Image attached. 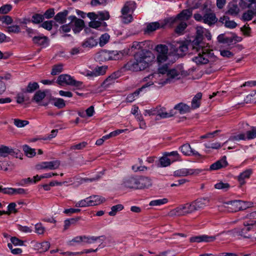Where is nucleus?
<instances>
[{"label":"nucleus","instance_id":"nucleus-21","mask_svg":"<svg viewBox=\"0 0 256 256\" xmlns=\"http://www.w3.org/2000/svg\"><path fill=\"white\" fill-rule=\"evenodd\" d=\"M209 200L208 198L198 199L192 202L195 211L204 208L208 203Z\"/></svg>","mask_w":256,"mask_h":256},{"label":"nucleus","instance_id":"nucleus-33","mask_svg":"<svg viewBox=\"0 0 256 256\" xmlns=\"http://www.w3.org/2000/svg\"><path fill=\"white\" fill-rule=\"evenodd\" d=\"M202 97V94L198 92L193 98L192 101L190 109H196L200 107Z\"/></svg>","mask_w":256,"mask_h":256},{"label":"nucleus","instance_id":"nucleus-42","mask_svg":"<svg viewBox=\"0 0 256 256\" xmlns=\"http://www.w3.org/2000/svg\"><path fill=\"white\" fill-rule=\"evenodd\" d=\"M214 188L218 190H222L224 191H227L230 188V185L227 182H220L214 185Z\"/></svg>","mask_w":256,"mask_h":256},{"label":"nucleus","instance_id":"nucleus-29","mask_svg":"<svg viewBox=\"0 0 256 256\" xmlns=\"http://www.w3.org/2000/svg\"><path fill=\"white\" fill-rule=\"evenodd\" d=\"M182 152L186 156H190L191 154L197 155L198 153L197 152L192 150L190 145L188 144H183L180 148Z\"/></svg>","mask_w":256,"mask_h":256},{"label":"nucleus","instance_id":"nucleus-34","mask_svg":"<svg viewBox=\"0 0 256 256\" xmlns=\"http://www.w3.org/2000/svg\"><path fill=\"white\" fill-rule=\"evenodd\" d=\"M184 208L182 205L174 209L170 210L168 213V216H184Z\"/></svg>","mask_w":256,"mask_h":256},{"label":"nucleus","instance_id":"nucleus-19","mask_svg":"<svg viewBox=\"0 0 256 256\" xmlns=\"http://www.w3.org/2000/svg\"><path fill=\"white\" fill-rule=\"evenodd\" d=\"M120 72L118 71L112 73L103 82L102 84V86L104 88L114 83V80L120 77Z\"/></svg>","mask_w":256,"mask_h":256},{"label":"nucleus","instance_id":"nucleus-52","mask_svg":"<svg viewBox=\"0 0 256 256\" xmlns=\"http://www.w3.org/2000/svg\"><path fill=\"white\" fill-rule=\"evenodd\" d=\"M187 26V24L186 22H181L176 28L175 32L176 33L181 34H182L184 30Z\"/></svg>","mask_w":256,"mask_h":256},{"label":"nucleus","instance_id":"nucleus-18","mask_svg":"<svg viewBox=\"0 0 256 256\" xmlns=\"http://www.w3.org/2000/svg\"><path fill=\"white\" fill-rule=\"evenodd\" d=\"M256 221L254 222L252 221L250 222H244V225L246 226H248L247 228H243L241 230H236V232L238 234V235L244 236V238H250V234H247V232H248L250 230V226H253Z\"/></svg>","mask_w":256,"mask_h":256},{"label":"nucleus","instance_id":"nucleus-27","mask_svg":"<svg viewBox=\"0 0 256 256\" xmlns=\"http://www.w3.org/2000/svg\"><path fill=\"white\" fill-rule=\"evenodd\" d=\"M240 12V8L236 4L230 3L228 6V10L226 14L235 16L238 14Z\"/></svg>","mask_w":256,"mask_h":256},{"label":"nucleus","instance_id":"nucleus-64","mask_svg":"<svg viewBox=\"0 0 256 256\" xmlns=\"http://www.w3.org/2000/svg\"><path fill=\"white\" fill-rule=\"evenodd\" d=\"M98 16L99 20H107L110 18V14L108 12H100L98 14Z\"/></svg>","mask_w":256,"mask_h":256},{"label":"nucleus","instance_id":"nucleus-2","mask_svg":"<svg viewBox=\"0 0 256 256\" xmlns=\"http://www.w3.org/2000/svg\"><path fill=\"white\" fill-rule=\"evenodd\" d=\"M154 56L152 52L147 50H141L136 52L134 60H130L124 66L126 70L138 72L144 70L148 67L150 64L153 61Z\"/></svg>","mask_w":256,"mask_h":256},{"label":"nucleus","instance_id":"nucleus-35","mask_svg":"<svg viewBox=\"0 0 256 256\" xmlns=\"http://www.w3.org/2000/svg\"><path fill=\"white\" fill-rule=\"evenodd\" d=\"M39 88V85L36 82H30L25 89H22L24 92L32 93Z\"/></svg>","mask_w":256,"mask_h":256},{"label":"nucleus","instance_id":"nucleus-12","mask_svg":"<svg viewBox=\"0 0 256 256\" xmlns=\"http://www.w3.org/2000/svg\"><path fill=\"white\" fill-rule=\"evenodd\" d=\"M202 172L200 169H188L182 168L177 170L174 172L175 177L186 176L190 175L198 174Z\"/></svg>","mask_w":256,"mask_h":256},{"label":"nucleus","instance_id":"nucleus-41","mask_svg":"<svg viewBox=\"0 0 256 256\" xmlns=\"http://www.w3.org/2000/svg\"><path fill=\"white\" fill-rule=\"evenodd\" d=\"M23 150L26 155L30 158L34 156L36 154L35 150L30 148L28 145H24L23 146Z\"/></svg>","mask_w":256,"mask_h":256},{"label":"nucleus","instance_id":"nucleus-7","mask_svg":"<svg viewBox=\"0 0 256 256\" xmlns=\"http://www.w3.org/2000/svg\"><path fill=\"white\" fill-rule=\"evenodd\" d=\"M243 201L240 200H235L224 202L218 206L219 210H224V208H227L228 211L231 212H237L242 210Z\"/></svg>","mask_w":256,"mask_h":256},{"label":"nucleus","instance_id":"nucleus-1","mask_svg":"<svg viewBox=\"0 0 256 256\" xmlns=\"http://www.w3.org/2000/svg\"><path fill=\"white\" fill-rule=\"evenodd\" d=\"M186 76V72L182 66H178L174 68L169 69L166 64L158 68V72H154L144 78L145 81L152 80V82H148L143 85L140 88L136 90L134 92L128 94L126 98V101L132 102L135 100V98L139 95L140 92L144 88L152 85L154 83L163 86L168 84L174 82Z\"/></svg>","mask_w":256,"mask_h":256},{"label":"nucleus","instance_id":"nucleus-14","mask_svg":"<svg viewBox=\"0 0 256 256\" xmlns=\"http://www.w3.org/2000/svg\"><path fill=\"white\" fill-rule=\"evenodd\" d=\"M68 20H70L72 24L74 23V28H73V31L74 33L79 32L82 30L84 27V21L81 19L78 18L74 16H70L68 18Z\"/></svg>","mask_w":256,"mask_h":256},{"label":"nucleus","instance_id":"nucleus-51","mask_svg":"<svg viewBox=\"0 0 256 256\" xmlns=\"http://www.w3.org/2000/svg\"><path fill=\"white\" fill-rule=\"evenodd\" d=\"M99 40V44L100 46H102L108 42L110 40V36L108 34L106 33L102 34Z\"/></svg>","mask_w":256,"mask_h":256},{"label":"nucleus","instance_id":"nucleus-40","mask_svg":"<svg viewBox=\"0 0 256 256\" xmlns=\"http://www.w3.org/2000/svg\"><path fill=\"white\" fill-rule=\"evenodd\" d=\"M16 204L14 202H12L8 206V211H0V216L3 214H6L10 215L12 212L14 213L17 212L16 210Z\"/></svg>","mask_w":256,"mask_h":256},{"label":"nucleus","instance_id":"nucleus-13","mask_svg":"<svg viewBox=\"0 0 256 256\" xmlns=\"http://www.w3.org/2000/svg\"><path fill=\"white\" fill-rule=\"evenodd\" d=\"M8 154L18 158L20 156V151L18 150H14V149L8 146L2 145L0 146V156L4 158L6 157Z\"/></svg>","mask_w":256,"mask_h":256},{"label":"nucleus","instance_id":"nucleus-30","mask_svg":"<svg viewBox=\"0 0 256 256\" xmlns=\"http://www.w3.org/2000/svg\"><path fill=\"white\" fill-rule=\"evenodd\" d=\"M219 21L224 24V26L228 28H234L237 26V24L235 22L234 20H230L229 18L226 16H224L220 18Z\"/></svg>","mask_w":256,"mask_h":256},{"label":"nucleus","instance_id":"nucleus-9","mask_svg":"<svg viewBox=\"0 0 256 256\" xmlns=\"http://www.w3.org/2000/svg\"><path fill=\"white\" fill-rule=\"evenodd\" d=\"M57 82L60 86L66 84L73 86L76 87H80L82 85V82L74 80L72 77L68 74L60 75L58 77Z\"/></svg>","mask_w":256,"mask_h":256},{"label":"nucleus","instance_id":"nucleus-15","mask_svg":"<svg viewBox=\"0 0 256 256\" xmlns=\"http://www.w3.org/2000/svg\"><path fill=\"white\" fill-rule=\"evenodd\" d=\"M152 185L151 180L148 177H137L136 189L147 188Z\"/></svg>","mask_w":256,"mask_h":256},{"label":"nucleus","instance_id":"nucleus-58","mask_svg":"<svg viewBox=\"0 0 256 256\" xmlns=\"http://www.w3.org/2000/svg\"><path fill=\"white\" fill-rule=\"evenodd\" d=\"M164 153L166 156H172L174 157V158L172 160V162H174L180 160V156L177 151L166 152Z\"/></svg>","mask_w":256,"mask_h":256},{"label":"nucleus","instance_id":"nucleus-56","mask_svg":"<svg viewBox=\"0 0 256 256\" xmlns=\"http://www.w3.org/2000/svg\"><path fill=\"white\" fill-rule=\"evenodd\" d=\"M54 104L58 108H62L66 106L64 100L60 98L56 99Z\"/></svg>","mask_w":256,"mask_h":256},{"label":"nucleus","instance_id":"nucleus-45","mask_svg":"<svg viewBox=\"0 0 256 256\" xmlns=\"http://www.w3.org/2000/svg\"><path fill=\"white\" fill-rule=\"evenodd\" d=\"M44 19L42 14H35L32 16L31 22L34 24H38L42 22Z\"/></svg>","mask_w":256,"mask_h":256},{"label":"nucleus","instance_id":"nucleus-24","mask_svg":"<svg viewBox=\"0 0 256 256\" xmlns=\"http://www.w3.org/2000/svg\"><path fill=\"white\" fill-rule=\"evenodd\" d=\"M68 14V10L58 12L54 16V19L59 24H62L66 22V16Z\"/></svg>","mask_w":256,"mask_h":256},{"label":"nucleus","instance_id":"nucleus-55","mask_svg":"<svg viewBox=\"0 0 256 256\" xmlns=\"http://www.w3.org/2000/svg\"><path fill=\"white\" fill-rule=\"evenodd\" d=\"M100 237L98 236H82V242L91 244L96 241Z\"/></svg>","mask_w":256,"mask_h":256},{"label":"nucleus","instance_id":"nucleus-62","mask_svg":"<svg viewBox=\"0 0 256 256\" xmlns=\"http://www.w3.org/2000/svg\"><path fill=\"white\" fill-rule=\"evenodd\" d=\"M158 107L156 108H152L150 110H146L144 111V116L149 115V116H157L158 114Z\"/></svg>","mask_w":256,"mask_h":256},{"label":"nucleus","instance_id":"nucleus-38","mask_svg":"<svg viewBox=\"0 0 256 256\" xmlns=\"http://www.w3.org/2000/svg\"><path fill=\"white\" fill-rule=\"evenodd\" d=\"M46 94L44 92L38 90L34 94L32 100L36 103H39L46 97Z\"/></svg>","mask_w":256,"mask_h":256},{"label":"nucleus","instance_id":"nucleus-36","mask_svg":"<svg viewBox=\"0 0 256 256\" xmlns=\"http://www.w3.org/2000/svg\"><path fill=\"white\" fill-rule=\"evenodd\" d=\"M167 156H166L165 153H164V156L159 159L158 166L159 167H166L170 166L171 160Z\"/></svg>","mask_w":256,"mask_h":256},{"label":"nucleus","instance_id":"nucleus-54","mask_svg":"<svg viewBox=\"0 0 256 256\" xmlns=\"http://www.w3.org/2000/svg\"><path fill=\"white\" fill-rule=\"evenodd\" d=\"M120 18L122 19V22L126 24L130 23L132 20V14H122Z\"/></svg>","mask_w":256,"mask_h":256},{"label":"nucleus","instance_id":"nucleus-10","mask_svg":"<svg viewBox=\"0 0 256 256\" xmlns=\"http://www.w3.org/2000/svg\"><path fill=\"white\" fill-rule=\"evenodd\" d=\"M192 8L184 10L177 15L176 18H171L168 20L170 24L175 23L178 20H188L192 16Z\"/></svg>","mask_w":256,"mask_h":256},{"label":"nucleus","instance_id":"nucleus-47","mask_svg":"<svg viewBox=\"0 0 256 256\" xmlns=\"http://www.w3.org/2000/svg\"><path fill=\"white\" fill-rule=\"evenodd\" d=\"M88 197L82 200L76 204V207H87L91 206Z\"/></svg>","mask_w":256,"mask_h":256},{"label":"nucleus","instance_id":"nucleus-11","mask_svg":"<svg viewBox=\"0 0 256 256\" xmlns=\"http://www.w3.org/2000/svg\"><path fill=\"white\" fill-rule=\"evenodd\" d=\"M156 50L158 52L157 60L159 62H163L168 58V48L164 44H158L156 47Z\"/></svg>","mask_w":256,"mask_h":256},{"label":"nucleus","instance_id":"nucleus-49","mask_svg":"<svg viewBox=\"0 0 256 256\" xmlns=\"http://www.w3.org/2000/svg\"><path fill=\"white\" fill-rule=\"evenodd\" d=\"M254 16L253 10L250 9L243 14L242 18L244 21H249L252 19Z\"/></svg>","mask_w":256,"mask_h":256},{"label":"nucleus","instance_id":"nucleus-8","mask_svg":"<svg viewBox=\"0 0 256 256\" xmlns=\"http://www.w3.org/2000/svg\"><path fill=\"white\" fill-rule=\"evenodd\" d=\"M255 138H256V128L252 126L251 130L247 131L246 134L242 133L231 136L229 138L228 141L235 142L240 140H252Z\"/></svg>","mask_w":256,"mask_h":256},{"label":"nucleus","instance_id":"nucleus-25","mask_svg":"<svg viewBox=\"0 0 256 256\" xmlns=\"http://www.w3.org/2000/svg\"><path fill=\"white\" fill-rule=\"evenodd\" d=\"M88 198L91 206L100 204L106 201L104 198L100 196L93 195L89 196Z\"/></svg>","mask_w":256,"mask_h":256},{"label":"nucleus","instance_id":"nucleus-31","mask_svg":"<svg viewBox=\"0 0 256 256\" xmlns=\"http://www.w3.org/2000/svg\"><path fill=\"white\" fill-rule=\"evenodd\" d=\"M174 108L176 110H178L180 114H184L186 112H188L190 110V107L182 102H180L177 104H176Z\"/></svg>","mask_w":256,"mask_h":256},{"label":"nucleus","instance_id":"nucleus-22","mask_svg":"<svg viewBox=\"0 0 256 256\" xmlns=\"http://www.w3.org/2000/svg\"><path fill=\"white\" fill-rule=\"evenodd\" d=\"M252 174V170L251 169H248L240 173L238 176V180L240 186L245 184L246 179H248Z\"/></svg>","mask_w":256,"mask_h":256},{"label":"nucleus","instance_id":"nucleus-39","mask_svg":"<svg viewBox=\"0 0 256 256\" xmlns=\"http://www.w3.org/2000/svg\"><path fill=\"white\" fill-rule=\"evenodd\" d=\"M124 208L123 205L121 204L114 206L111 208V211L108 212V214L110 216H114L118 212L122 210Z\"/></svg>","mask_w":256,"mask_h":256},{"label":"nucleus","instance_id":"nucleus-43","mask_svg":"<svg viewBox=\"0 0 256 256\" xmlns=\"http://www.w3.org/2000/svg\"><path fill=\"white\" fill-rule=\"evenodd\" d=\"M160 28V24L158 22H151L147 25L146 32H154Z\"/></svg>","mask_w":256,"mask_h":256},{"label":"nucleus","instance_id":"nucleus-59","mask_svg":"<svg viewBox=\"0 0 256 256\" xmlns=\"http://www.w3.org/2000/svg\"><path fill=\"white\" fill-rule=\"evenodd\" d=\"M87 142H82L79 143L78 144L72 146L70 148L72 150H80L83 149L87 145Z\"/></svg>","mask_w":256,"mask_h":256},{"label":"nucleus","instance_id":"nucleus-16","mask_svg":"<svg viewBox=\"0 0 256 256\" xmlns=\"http://www.w3.org/2000/svg\"><path fill=\"white\" fill-rule=\"evenodd\" d=\"M60 163L58 160L42 162L36 166V168L38 170L42 169H56L60 166Z\"/></svg>","mask_w":256,"mask_h":256},{"label":"nucleus","instance_id":"nucleus-46","mask_svg":"<svg viewBox=\"0 0 256 256\" xmlns=\"http://www.w3.org/2000/svg\"><path fill=\"white\" fill-rule=\"evenodd\" d=\"M184 208V214H190L194 212V207L192 204V202L191 204H186L182 205Z\"/></svg>","mask_w":256,"mask_h":256},{"label":"nucleus","instance_id":"nucleus-57","mask_svg":"<svg viewBox=\"0 0 256 256\" xmlns=\"http://www.w3.org/2000/svg\"><path fill=\"white\" fill-rule=\"evenodd\" d=\"M12 6L10 4H6L0 8V13L2 14H6L11 10Z\"/></svg>","mask_w":256,"mask_h":256},{"label":"nucleus","instance_id":"nucleus-32","mask_svg":"<svg viewBox=\"0 0 256 256\" xmlns=\"http://www.w3.org/2000/svg\"><path fill=\"white\" fill-rule=\"evenodd\" d=\"M34 43L40 46H46L48 44V38L46 36H35L32 38Z\"/></svg>","mask_w":256,"mask_h":256},{"label":"nucleus","instance_id":"nucleus-48","mask_svg":"<svg viewBox=\"0 0 256 256\" xmlns=\"http://www.w3.org/2000/svg\"><path fill=\"white\" fill-rule=\"evenodd\" d=\"M168 202V200L167 198L156 200L151 201L150 202L149 204L150 206H160V205H162V204L167 203Z\"/></svg>","mask_w":256,"mask_h":256},{"label":"nucleus","instance_id":"nucleus-53","mask_svg":"<svg viewBox=\"0 0 256 256\" xmlns=\"http://www.w3.org/2000/svg\"><path fill=\"white\" fill-rule=\"evenodd\" d=\"M63 65L62 64H58L54 65L52 69L51 74L54 76L58 74L62 70Z\"/></svg>","mask_w":256,"mask_h":256},{"label":"nucleus","instance_id":"nucleus-50","mask_svg":"<svg viewBox=\"0 0 256 256\" xmlns=\"http://www.w3.org/2000/svg\"><path fill=\"white\" fill-rule=\"evenodd\" d=\"M14 124L18 128H22L29 124L28 121L26 120H21L20 119H14Z\"/></svg>","mask_w":256,"mask_h":256},{"label":"nucleus","instance_id":"nucleus-5","mask_svg":"<svg viewBox=\"0 0 256 256\" xmlns=\"http://www.w3.org/2000/svg\"><path fill=\"white\" fill-rule=\"evenodd\" d=\"M205 8L206 10L203 16L200 14H195L194 18L196 21L202 22L210 26L214 24L218 20L216 14L210 9H207V5L206 4H204V9Z\"/></svg>","mask_w":256,"mask_h":256},{"label":"nucleus","instance_id":"nucleus-37","mask_svg":"<svg viewBox=\"0 0 256 256\" xmlns=\"http://www.w3.org/2000/svg\"><path fill=\"white\" fill-rule=\"evenodd\" d=\"M36 247L40 252H43L47 251L50 247V243L48 242H44L42 243H37Z\"/></svg>","mask_w":256,"mask_h":256},{"label":"nucleus","instance_id":"nucleus-20","mask_svg":"<svg viewBox=\"0 0 256 256\" xmlns=\"http://www.w3.org/2000/svg\"><path fill=\"white\" fill-rule=\"evenodd\" d=\"M228 163L226 160V156H224L216 162L212 164L210 168V170H218L222 168H224L227 166Z\"/></svg>","mask_w":256,"mask_h":256},{"label":"nucleus","instance_id":"nucleus-44","mask_svg":"<svg viewBox=\"0 0 256 256\" xmlns=\"http://www.w3.org/2000/svg\"><path fill=\"white\" fill-rule=\"evenodd\" d=\"M80 220L79 218H72L64 220V230H67L70 225L74 224Z\"/></svg>","mask_w":256,"mask_h":256},{"label":"nucleus","instance_id":"nucleus-26","mask_svg":"<svg viewBox=\"0 0 256 256\" xmlns=\"http://www.w3.org/2000/svg\"><path fill=\"white\" fill-rule=\"evenodd\" d=\"M98 44L97 39L94 36L87 38L82 44L84 48H92Z\"/></svg>","mask_w":256,"mask_h":256},{"label":"nucleus","instance_id":"nucleus-28","mask_svg":"<svg viewBox=\"0 0 256 256\" xmlns=\"http://www.w3.org/2000/svg\"><path fill=\"white\" fill-rule=\"evenodd\" d=\"M164 108L158 107V114L156 118V120H160L161 118H170L174 116V114L172 112V110H171L170 112H167L164 111Z\"/></svg>","mask_w":256,"mask_h":256},{"label":"nucleus","instance_id":"nucleus-6","mask_svg":"<svg viewBox=\"0 0 256 256\" xmlns=\"http://www.w3.org/2000/svg\"><path fill=\"white\" fill-rule=\"evenodd\" d=\"M124 54L123 50H104L98 54L101 60H118L122 58Z\"/></svg>","mask_w":256,"mask_h":256},{"label":"nucleus","instance_id":"nucleus-4","mask_svg":"<svg viewBox=\"0 0 256 256\" xmlns=\"http://www.w3.org/2000/svg\"><path fill=\"white\" fill-rule=\"evenodd\" d=\"M204 44L203 42V46L200 48L202 52H199L198 56L192 58V60L198 65L206 64L215 58L211 50L204 48Z\"/></svg>","mask_w":256,"mask_h":256},{"label":"nucleus","instance_id":"nucleus-17","mask_svg":"<svg viewBox=\"0 0 256 256\" xmlns=\"http://www.w3.org/2000/svg\"><path fill=\"white\" fill-rule=\"evenodd\" d=\"M122 185L125 188L136 189L137 177L128 176L124 178Z\"/></svg>","mask_w":256,"mask_h":256},{"label":"nucleus","instance_id":"nucleus-60","mask_svg":"<svg viewBox=\"0 0 256 256\" xmlns=\"http://www.w3.org/2000/svg\"><path fill=\"white\" fill-rule=\"evenodd\" d=\"M45 231V228L41 223L36 224L35 225V232L38 234H44Z\"/></svg>","mask_w":256,"mask_h":256},{"label":"nucleus","instance_id":"nucleus-23","mask_svg":"<svg viewBox=\"0 0 256 256\" xmlns=\"http://www.w3.org/2000/svg\"><path fill=\"white\" fill-rule=\"evenodd\" d=\"M136 4L132 1H128L125 3L121 10L122 14H128L130 12H133L136 8Z\"/></svg>","mask_w":256,"mask_h":256},{"label":"nucleus","instance_id":"nucleus-63","mask_svg":"<svg viewBox=\"0 0 256 256\" xmlns=\"http://www.w3.org/2000/svg\"><path fill=\"white\" fill-rule=\"evenodd\" d=\"M54 8H49L46 11L42 16H44V18H46L47 19L50 18L54 16Z\"/></svg>","mask_w":256,"mask_h":256},{"label":"nucleus","instance_id":"nucleus-61","mask_svg":"<svg viewBox=\"0 0 256 256\" xmlns=\"http://www.w3.org/2000/svg\"><path fill=\"white\" fill-rule=\"evenodd\" d=\"M54 22L52 20L46 21L42 23L41 26L46 30H50L52 29Z\"/></svg>","mask_w":256,"mask_h":256},{"label":"nucleus","instance_id":"nucleus-3","mask_svg":"<svg viewBox=\"0 0 256 256\" xmlns=\"http://www.w3.org/2000/svg\"><path fill=\"white\" fill-rule=\"evenodd\" d=\"M203 36L199 31L197 32L196 38L193 40L178 42V46L175 50L178 55H185L188 51L192 53L194 52H199L200 48L203 46Z\"/></svg>","mask_w":256,"mask_h":256}]
</instances>
